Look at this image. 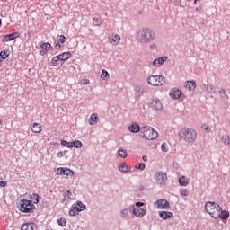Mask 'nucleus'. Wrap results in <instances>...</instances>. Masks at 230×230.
Instances as JSON below:
<instances>
[{"instance_id":"45","label":"nucleus","mask_w":230,"mask_h":230,"mask_svg":"<svg viewBox=\"0 0 230 230\" xmlns=\"http://www.w3.org/2000/svg\"><path fill=\"white\" fill-rule=\"evenodd\" d=\"M143 206H145V203H142V202L135 203V207H137V208H140V207H143Z\"/></svg>"},{"instance_id":"58","label":"nucleus","mask_w":230,"mask_h":230,"mask_svg":"<svg viewBox=\"0 0 230 230\" xmlns=\"http://www.w3.org/2000/svg\"><path fill=\"white\" fill-rule=\"evenodd\" d=\"M198 1H200V0H196V2H198Z\"/></svg>"},{"instance_id":"46","label":"nucleus","mask_w":230,"mask_h":230,"mask_svg":"<svg viewBox=\"0 0 230 230\" xmlns=\"http://www.w3.org/2000/svg\"><path fill=\"white\" fill-rule=\"evenodd\" d=\"M181 196H184V197L188 196V190H181Z\"/></svg>"},{"instance_id":"2","label":"nucleus","mask_w":230,"mask_h":230,"mask_svg":"<svg viewBox=\"0 0 230 230\" xmlns=\"http://www.w3.org/2000/svg\"><path fill=\"white\" fill-rule=\"evenodd\" d=\"M178 137L188 144H193L198 139V132L192 128H183L178 131Z\"/></svg>"},{"instance_id":"12","label":"nucleus","mask_w":230,"mask_h":230,"mask_svg":"<svg viewBox=\"0 0 230 230\" xmlns=\"http://www.w3.org/2000/svg\"><path fill=\"white\" fill-rule=\"evenodd\" d=\"M151 108L155 111H161L163 109V103L159 99H153V101H151Z\"/></svg>"},{"instance_id":"16","label":"nucleus","mask_w":230,"mask_h":230,"mask_svg":"<svg viewBox=\"0 0 230 230\" xmlns=\"http://www.w3.org/2000/svg\"><path fill=\"white\" fill-rule=\"evenodd\" d=\"M40 48L43 50H40V55H44V53H46V51H51V49H53V47L51 46V44L49 42L43 43L40 46Z\"/></svg>"},{"instance_id":"20","label":"nucleus","mask_w":230,"mask_h":230,"mask_svg":"<svg viewBox=\"0 0 230 230\" xmlns=\"http://www.w3.org/2000/svg\"><path fill=\"white\" fill-rule=\"evenodd\" d=\"M71 57H73L71 52H63V53L58 54L57 56H54L53 58H71Z\"/></svg>"},{"instance_id":"55","label":"nucleus","mask_w":230,"mask_h":230,"mask_svg":"<svg viewBox=\"0 0 230 230\" xmlns=\"http://www.w3.org/2000/svg\"><path fill=\"white\" fill-rule=\"evenodd\" d=\"M159 58H166V57L163 56V57H160Z\"/></svg>"},{"instance_id":"30","label":"nucleus","mask_w":230,"mask_h":230,"mask_svg":"<svg viewBox=\"0 0 230 230\" xmlns=\"http://www.w3.org/2000/svg\"><path fill=\"white\" fill-rule=\"evenodd\" d=\"M31 203H33V204L39 203V194H37V193L31 194Z\"/></svg>"},{"instance_id":"5","label":"nucleus","mask_w":230,"mask_h":230,"mask_svg":"<svg viewBox=\"0 0 230 230\" xmlns=\"http://www.w3.org/2000/svg\"><path fill=\"white\" fill-rule=\"evenodd\" d=\"M142 134H143V138L146 140H156L158 137L157 131L148 126L142 127Z\"/></svg>"},{"instance_id":"40","label":"nucleus","mask_w":230,"mask_h":230,"mask_svg":"<svg viewBox=\"0 0 230 230\" xmlns=\"http://www.w3.org/2000/svg\"><path fill=\"white\" fill-rule=\"evenodd\" d=\"M223 143H225L226 146H229L230 145V138H229L228 136L223 137Z\"/></svg>"},{"instance_id":"14","label":"nucleus","mask_w":230,"mask_h":230,"mask_svg":"<svg viewBox=\"0 0 230 230\" xmlns=\"http://www.w3.org/2000/svg\"><path fill=\"white\" fill-rule=\"evenodd\" d=\"M65 42H66V36L64 35L58 36V40L55 41L56 49H60V48H62L60 44H65Z\"/></svg>"},{"instance_id":"49","label":"nucleus","mask_w":230,"mask_h":230,"mask_svg":"<svg viewBox=\"0 0 230 230\" xmlns=\"http://www.w3.org/2000/svg\"><path fill=\"white\" fill-rule=\"evenodd\" d=\"M150 49H157V45L156 44H152L151 46H150Z\"/></svg>"},{"instance_id":"44","label":"nucleus","mask_w":230,"mask_h":230,"mask_svg":"<svg viewBox=\"0 0 230 230\" xmlns=\"http://www.w3.org/2000/svg\"><path fill=\"white\" fill-rule=\"evenodd\" d=\"M112 40L113 42H119V40H121V38L119 37V35H115Z\"/></svg>"},{"instance_id":"51","label":"nucleus","mask_w":230,"mask_h":230,"mask_svg":"<svg viewBox=\"0 0 230 230\" xmlns=\"http://www.w3.org/2000/svg\"><path fill=\"white\" fill-rule=\"evenodd\" d=\"M142 160L143 162L146 163V161H148V158L146 157V155H143Z\"/></svg>"},{"instance_id":"9","label":"nucleus","mask_w":230,"mask_h":230,"mask_svg":"<svg viewBox=\"0 0 230 230\" xmlns=\"http://www.w3.org/2000/svg\"><path fill=\"white\" fill-rule=\"evenodd\" d=\"M84 210V207L78 208L76 207V205H72V207H70V211L68 212V215H70L71 217H75Z\"/></svg>"},{"instance_id":"7","label":"nucleus","mask_w":230,"mask_h":230,"mask_svg":"<svg viewBox=\"0 0 230 230\" xmlns=\"http://www.w3.org/2000/svg\"><path fill=\"white\" fill-rule=\"evenodd\" d=\"M155 206L157 209L167 210L170 208V203L167 201V199H157Z\"/></svg>"},{"instance_id":"6","label":"nucleus","mask_w":230,"mask_h":230,"mask_svg":"<svg viewBox=\"0 0 230 230\" xmlns=\"http://www.w3.org/2000/svg\"><path fill=\"white\" fill-rule=\"evenodd\" d=\"M148 84L155 87L163 86L165 84V77L163 75H151L148 77Z\"/></svg>"},{"instance_id":"28","label":"nucleus","mask_w":230,"mask_h":230,"mask_svg":"<svg viewBox=\"0 0 230 230\" xmlns=\"http://www.w3.org/2000/svg\"><path fill=\"white\" fill-rule=\"evenodd\" d=\"M118 155L120 158L126 159L128 157V152L125 149H119L118 150Z\"/></svg>"},{"instance_id":"15","label":"nucleus","mask_w":230,"mask_h":230,"mask_svg":"<svg viewBox=\"0 0 230 230\" xmlns=\"http://www.w3.org/2000/svg\"><path fill=\"white\" fill-rule=\"evenodd\" d=\"M180 96H181V90H178L177 88L170 90V98L177 100L180 98Z\"/></svg>"},{"instance_id":"17","label":"nucleus","mask_w":230,"mask_h":230,"mask_svg":"<svg viewBox=\"0 0 230 230\" xmlns=\"http://www.w3.org/2000/svg\"><path fill=\"white\" fill-rule=\"evenodd\" d=\"M21 230H37V225L34 223H25L21 226Z\"/></svg>"},{"instance_id":"33","label":"nucleus","mask_w":230,"mask_h":230,"mask_svg":"<svg viewBox=\"0 0 230 230\" xmlns=\"http://www.w3.org/2000/svg\"><path fill=\"white\" fill-rule=\"evenodd\" d=\"M73 148H81L83 146V144L80 140H75L72 142Z\"/></svg>"},{"instance_id":"48","label":"nucleus","mask_w":230,"mask_h":230,"mask_svg":"<svg viewBox=\"0 0 230 230\" xmlns=\"http://www.w3.org/2000/svg\"><path fill=\"white\" fill-rule=\"evenodd\" d=\"M0 187H2V188L6 187V181H0Z\"/></svg>"},{"instance_id":"35","label":"nucleus","mask_w":230,"mask_h":230,"mask_svg":"<svg viewBox=\"0 0 230 230\" xmlns=\"http://www.w3.org/2000/svg\"><path fill=\"white\" fill-rule=\"evenodd\" d=\"M65 172H70V170L64 169L63 167H59V169H58V175H62Z\"/></svg>"},{"instance_id":"8","label":"nucleus","mask_w":230,"mask_h":230,"mask_svg":"<svg viewBox=\"0 0 230 230\" xmlns=\"http://www.w3.org/2000/svg\"><path fill=\"white\" fill-rule=\"evenodd\" d=\"M167 181V174L163 172L155 173V182L159 185H164Z\"/></svg>"},{"instance_id":"19","label":"nucleus","mask_w":230,"mask_h":230,"mask_svg":"<svg viewBox=\"0 0 230 230\" xmlns=\"http://www.w3.org/2000/svg\"><path fill=\"white\" fill-rule=\"evenodd\" d=\"M159 217H161V218L164 220H167L173 217V213L169 212V211H162L159 213Z\"/></svg>"},{"instance_id":"26","label":"nucleus","mask_w":230,"mask_h":230,"mask_svg":"<svg viewBox=\"0 0 230 230\" xmlns=\"http://www.w3.org/2000/svg\"><path fill=\"white\" fill-rule=\"evenodd\" d=\"M164 62L165 59H155L153 66H155V67H161Z\"/></svg>"},{"instance_id":"39","label":"nucleus","mask_w":230,"mask_h":230,"mask_svg":"<svg viewBox=\"0 0 230 230\" xmlns=\"http://www.w3.org/2000/svg\"><path fill=\"white\" fill-rule=\"evenodd\" d=\"M93 25H94V26H102V22H101L100 19H98V18H93Z\"/></svg>"},{"instance_id":"25","label":"nucleus","mask_w":230,"mask_h":230,"mask_svg":"<svg viewBox=\"0 0 230 230\" xmlns=\"http://www.w3.org/2000/svg\"><path fill=\"white\" fill-rule=\"evenodd\" d=\"M67 59H52V66H62Z\"/></svg>"},{"instance_id":"59","label":"nucleus","mask_w":230,"mask_h":230,"mask_svg":"<svg viewBox=\"0 0 230 230\" xmlns=\"http://www.w3.org/2000/svg\"><path fill=\"white\" fill-rule=\"evenodd\" d=\"M188 1H191V0H188Z\"/></svg>"},{"instance_id":"56","label":"nucleus","mask_w":230,"mask_h":230,"mask_svg":"<svg viewBox=\"0 0 230 230\" xmlns=\"http://www.w3.org/2000/svg\"><path fill=\"white\" fill-rule=\"evenodd\" d=\"M4 59H0V64H1L2 62H4Z\"/></svg>"},{"instance_id":"10","label":"nucleus","mask_w":230,"mask_h":230,"mask_svg":"<svg viewBox=\"0 0 230 230\" xmlns=\"http://www.w3.org/2000/svg\"><path fill=\"white\" fill-rule=\"evenodd\" d=\"M132 214H134L137 218H142L146 214V209L134 208Z\"/></svg>"},{"instance_id":"38","label":"nucleus","mask_w":230,"mask_h":230,"mask_svg":"<svg viewBox=\"0 0 230 230\" xmlns=\"http://www.w3.org/2000/svg\"><path fill=\"white\" fill-rule=\"evenodd\" d=\"M161 150L164 153H167L169 151V149L167 148V144L166 143H162L161 145Z\"/></svg>"},{"instance_id":"42","label":"nucleus","mask_w":230,"mask_h":230,"mask_svg":"<svg viewBox=\"0 0 230 230\" xmlns=\"http://www.w3.org/2000/svg\"><path fill=\"white\" fill-rule=\"evenodd\" d=\"M128 215V210L127 208L120 210V217H125Z\"/></svg>"},{"instance_id":"22","label":"nucleus","mask_w":230,"mask_h":230,"mask_svg":"<svg viewBox=\"0 0 230 230\" xmlns=\"http://www.w3.org/2000/svg\"><path fill=\"white\" fill-rule=\"evenodd\" d=\"M119 169L120 172H128L130 171V167L125 163L120 164Z\"/></svg>"},{"instance_id":"11","label":"nucleus","mask_w":230,"mask_h":230,"mask_svg":"<svg viewBox=\"0 0 230 230\" xmlns=\"http://www.w3.org/2000/svg\"><path fill=\"white\" fill-rule=\"evenodd\" d=\"M19 32H13L9 35H5L3 38V42H10V40H15V39H19Z\"/></svg>"},{"instance_id":"34","label":"nucleus","mask_w":230,"mask_h":230,"mask_svg":"<svg viewBox=\"0 0 230 230\" xmlns=\"http://www.w3.org/2000/svg\"><path fill=\"white\" fill-rule=\"evenodd\" d=\"M60 145L66 146V148H73L72 142H67L66 140H62Z\"/></svg>"},{"instance_id":"3","label":"nucleus","mask_w":230,"mask_h":230,"mask_svg":"<svg viewBox=\"0 0 230 230\" xmlns=\"http://www.w3.org/2000/svg\"><path fill=\"white\" fill-rule=\"evenodd\" d=\"M154 39H155V33L152 29H140L137 31V40L142 44L151 42Z\"/></svg>"},{"instance_id":"13","label":"nucleus","mask_w":230,"mask_h":230,"mask_svg":"<svg viewBox=\"0 0 230 230\" xmlns=\"http://www.w3.org/2000/svg\"><path fill=\"white\" fill-rule=\"evenodd\" d=\"M31 133L40 134L43 130V128L41 124L35 122L31 124Z\"/></svg>"},{"instance_id":"32","label":"nucleus","mask_w":230,"mask_h":230,"mask_svg":"<svg viewBox=\"0 0 230 230\" xmlns=\"http://www.w3.org/2000/svg\"><path fill=\"white\" fill-rule=\"evenodd\" d=\"M10 57V50H4L0 52V58H7Z\"/></svg>"},{"instance_id":"21","label":"nucleus","mask_w":230,"mask_h":230,"mask_svg":"<svg viewBox=\"0 0 230 230\" xmlns=\"http://www.w3.org/2000/svg\"><path fill=\"white\" fill-rule=\"evenodd\" d=\"M196 82L194 81H188V83L186 84V88L190 91H194L196 90Z\"/></svg>"},{"instance_id":"57","label":"nucleus","mask_w":230,"mask_h":230,"mask_svg":"<svg viewBox=\"0 0 230 230\" xmlns=\"http://www.w3.org/2000/svg\"><path fill=\"white\" fill-rule=\"evenodd\" d=\"M194 4H197V2H196V0H194Z\"/></svg>"},{"instance_id":"1","label":"nucleus","mask_w":230,"mask_h":230,"mask_svg":"<svg viewBox=\"0 0 230 230\" xmlns=\"http://www.w3.org/2000/svg\"><path fill=\"white\" fill-rule=\"evenodd\" d=\"M203 209L207 214L210 215L212 218L226 220L229 218V211L221 209L218 203L208 201L203 206Z\"/></svg>"},{"instance_id":"36","label":"nucleus","mask_w":230,"mask_h":230,"mask_svg":"<svg viewBox=\"0 0 230 230\" xmlns=\"http://www.w3.org/2000/svg\"><path fill=\"white\" fill-rule=\"evenodd\" d=\"M205 89L207 90V93H215V89L213 88V85H211V84L205 86Z\"/></svg>"},{"instance_id":"4","label":"nucleus","mask_w":230,"mask_h":230,"mask_svg":"<svg viewBox=\"0 0 230 230\" xmlns=\"http://www.w3.org/2000/svg\"><path fill=\"white\" fill-rule=\"evenodd\" d=\"M18 209L24 214H31L32 210L35 209V206L31 200L21 199V201H19Z\"/></svg>"},{"instance_id":"50","label":"nucleus","mask_w":230,"mask_h":230,"mask_svg":"<svg viewBox=\"0 0 230 230\" xmlns=\"http://www.w3.org/2000/svg\"><path fill=\"white\" fill-rule=\"evenodd\" d=\"M57 156L61 158V157L64 156V153L63 152H59V153H58Z\"/></svg>"},{"instance_id":"27","label":"nucleus","mask_w":230,"mask_h":230,"mask_svg":"<svg viewBox=\"0 0 230 230\" xmlns=\"http://www.w3.org/2000/svg\"><path fill=\"white\" fill-rule=\"evenodd\" d=\"M97 123V114L91 115L89 118V124L94 126Z\"/></svg>"},{"instance_id":"54","label":"nucleus","mask_w":230,"mask_h":230,"mask_svg":"<svg viewBox=\"0 0 230 230\" xmlns=\"http://www.w3.org/2000/svg\"><path fill=\"white\" fill-rule=\"evenodd\" d=\"M1 24H3V21L0 19V26H1Z\"/></svg>"},{"instance_id":"37","label":"nucleus","mask_w":230,"mask_h":230,"mask_svg":"<svg viewBox=\"0 0 230 230\" xmlns=\"http://www.w3.org/2000/svg\"><path fill=\"white\" fill-rule=\"evenodd\" d=\"M135 169L140 170V171L145 170V164H143V163L137 164V165H135Z\"/></svg>"},{"instance_id":"52","label":"nucleus","mask_w":230,"mask_h":230,"mask_svg":"<svg viewBox=\"0 0 230 230\" xmlns=\"http://www.w3.org/2000/svg\"><path fill=\"white\" fill-rule=\"evenodd\" d=\"M83 84H86V85L89 84V80L84 79Z\"/></svg>"},{"instance_id":"18","label":"nucleus","mask_w":230,"mask_h":230,"mask_svg":"<svg viewBox=\"0 0 230 230\" xmlns=\"http://www.w3.org/2000/svg\"><path fill=\"white\" fill-rule=\"evenodd\" d=\"M128 131L130 133H138L142 131V128L137 123L132 124L130 127H128Z\"/></svg>"},{"instance_id":"47","label":"nucleus","mask_w":230,"mask_h":230,"mask_svg":"<svg viewBox=\"0 0 230 230\" xmlns=\"http://www.w3.org/2000/svg\"><path fill=\"white\" fill-rule=\"evenodd\" d=\"M74 173L72 172V171H70V172H65L64 173H62V175H66V176H68V175H73Z\"/></svg>"},{"instance_id":"53","label":"nucleus","mask_w":230,"mask_h":230,"mask_svg":"<svg viewBox=\"0 0 230 230\" xmlns=\"http://www.w3.org/2000/svg\"><path fill=\"white\" fill-rule=\"evenodd\" d=\"M219 93H223V94H225V93H226V92H225V90H221V91H219Z\"/></svg>"},{"instance_id":"29","label":"nucleus","mask_w":230,"mask_h":230,"mask_svg":"<svg viewBox=\"0 0 230 230\" xmlns=\"http://www.w3.org/2000/svg\"><path fill=\"white\" fill-rule=\"evenodd\" d=\"M179 182H180V186H183V187H186L189 184L188 180H186L184 176L180 177Z\"/></svg>"},{"instance_id":"43","label":"nucleus","mask_w":230,"mask_h":230,"mask_svg":"<svg viewBox=\"0 0 230 230\" xmlns=\"http://www.w3.org/2000/svg\"><path fill=\"white\" fill-rule=\"evenodd\" d=\"M73 206H76V208H83L86 209V205L83 204L81 201H78L76 204H73Z\"/></svg>"},{"instance_id":"41","label":"nucleus","mask_w":230,"mask_h":230,"mask_svg":"<svg viewBox=\"0 0 230 230\" xmlns=\"http://www.w3.org/2000/svg\"><path fill=\"white\" fill-rule=\"evenodd\" d=\"M201 128H202L203 130H205V132L210 133V128H209V127H208V124H202Z\"/></svg>"},{"instance_id":"31","label":"nucleus","mask_w":230,"mask_h":230,"mask_svg":"<svg viewBox=\"0 0 230 230\" xmlns=\"http://www.w3.org/2000/svg\"><path fill=\"white\" fill-rule=\"evenodd\" d=\"M58 224L62 227H66V226L67 225V219L60 217L59 219H58Z\"/></svg>"},{"instance_id":"23","label":"nucleus","mask_w":230,"mask_h":230,"mask_svg":"<svg viewBox=\"0 0 230 230\" xmlns=\"http://www.w3.org/2000/svg\"><path fill=\"white\" fill-rule=\"evenodd\" d=\"M71 195H72V192H70V190H66V192H64V199L62 200V203H67L68 200H70Z\"/></svg>"},{"instance_id":"24","label":"nucleus","mask_w":230,"mask_h":230,"mask_svg":"<svg viewBox=\"0 0 230 230\" xmlns=\"http://www.w3.org/2000/svg\"><path fill=\"white\" fill-rule=\"evenodd\" d=\"M101 79L103 81H107L110 79L109 72L106 71L105 69L102 70Z\"/></svg>"}]
</instances>
